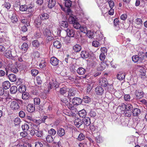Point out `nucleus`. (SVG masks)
<instances>
[{
	"instance_id": "16",
	"label": "nucleus",
	"mask_w": 147,
	"mask_h": 147,
	"mask_svg": "<svg viewBox=\"0 0 147 147\" xmlns=\"http://www.w3.org/2000/svg\"><path fill=\"white\" fill-rule=\"evenodd\" d=\"M65 133V130L63 128H59L57 130V134L60 137H62L64 136Z\"/></svg>"
},
{
	"instance_id": "44",
	"label": "nucleus",
	"mask_w": 147,
	"mask_h": 147,
	"mask_svg": "<svg viewBox=\"0 0 147 147\" xmlns=\"http://www.w3.org/2000/svg\"><path fill=\"white\" fill-rule=\"evenodd\" d=\"M113 24L114 27H118L119 26V19L117 18H115L113 21Z\"/></svg>"
},
{
	"instance_id": "58",
	"label": "nucleus",
	"mask_w": 147,
	"mask_h": 147,
	"mask_svg": "<svg viewBox=\"0 0 147 147\" xmlns=\"http://www.w3.org/2000/svg\"><path fill=\"white\" fill-rule=\"evenodd\" d=\"M20 119L19 118L17 117L15 119L14 123L16 125L19 124L20 123Z\"/></svg>"
},
{
	"instance_id": "20",
	"label": "nucleus",
	"mask_w": 147,
	"mask_h": 147,
	"mask_svg": "<svg viewBox=\"0 0 147 147\" xmlns=\"http://www.w3.org/2000/svg\"><path fill=\"white\" fill-rule=\"evenodd\" d=\"M76 71L77 73L80 75L84 74L86 72L85 69L82 67H79Z\"/></svg>"
},
{
	"instance_id": "1",
	"label": "nucleus",
	"mask_w": 147,
	"mask_h": 147,
	"mask_svg": "<svg viewBox=\"0 0 147 147\" xmlns=\"http://www.w3.org/2000/svg\"><path fill=\"white\" fill-rule=\"evenodd\" d=\"M145 58L144 53L142 52H140L137 55L133 56L132 57V59L134 63L140 64L144 62Z\"/></svg>"
},
{
	"instance_id": "38",
	"label": "nucleus",
	"mask_w": 147,
	"mask_h": 147,
	"mask_svg": "<svg viewBox=\"0 0 147 147\" xmlns=\"http://www.w3.org/2000/svg\"><path fill=\"white\" fill-rule=\"evenodd\" d=\"M71 102V103L70 102L69 103H67V104H66V106L69 109L71 110H74V106L75 105H74Z\"/></svg>"
},
{
	"instance_id": "11",
	"label": "nucleus",
	"mask_w": 147,
	"mask_h": 147,
	"mask_svg": "<svg viewBox=\"0 0 147 147\" xmlns=\"http://www.w3.org/2000/svg\"><path fill=\"white\" fill-rule=\"evenodd\" d=\"M41 20L44 21L47 20L49 17V14L43 12L40 15Z\"/></svg>"
},
{
	"instance_id": "3",
	"label": "nucleus",
	"mask_w": 147,
	"mask_h": 147,
	"mask_svg": "<svg viewBox=\"0 0 147 147\" xmlns=\"http://www.w3.org/2000/svg\"><path fill=\"white\" fill-rule=\"evenodd\" d=\"M43 32L45 36L47 37V39L49 41H51L53 39V38L51 36V32L47 27L43 28Z\"/></svg>"
},
{
	"instance_id": "9",
	"label": "nucleus",
	"mask_w": 147,
	"mask_h": 147,
	"mask_svg": "<svg viewBox=\"0 0 147 147\" xmlns=\"http://www.w3.org/2000/svg\"><path fill=\"white\" fill-rule=\"evenodd\" d=\"M68 90L69 89L65 86H64L62 88H60L59 91L60 94L61 95H64L68 91Z\"/></svg>"
},
{
	"instance_id": "60",
	"label": "nucleus",
	"mask_w": 147,
	"mask_h": 147,
	"mask_svg": "<svg viewBox=\"0 0 147 147\" xmlns=\"http://www.w3.org/2000/svg\"><path fill=\"white\" fill-rule=\"evenodd\" d=\"M61 100L62 102L65 103L66 104L68 103L67 99L65 96H64L63 97L61 98Z\"/></svg>"
},
{
	"instance_id": "46",
	"label": "nucleus",
	"mask_w": 147,
	"mask_h": 147,
	"mask_svg": "<svg viewBox=\"0 0 147 147\" xmlns=\"http://www.w3.org/2000/svg\"><path fill=\"white\" fill-rule=\"evenodd\" d=\"M56 131L53 128L51 129L48 131L49 133L51 136H54L56 133Z\"/></svg>"
},
{
	"instance_id": "17",
	"label": "nucleus",
	"mask_w": 147,
	"mask_h": 147,
	"mask_svg": "<svg viewBox=\"0 0 147 147\" xmlns=\"http://www.w3.org/2000/svg\"><path fill=\"white\" fill-rule=\"evenodd\" d=\"M5 56L7 58H9L11 59H13L15 57V55H13L11 54V52L10 51H6L5 54Z\"/></svg>"
},
{
	"instance_id": "62",
	"label": "nucleus",
	"mask_w": 147,
	"mask_h": 147,
	"mask_svg": "<svg viewBox=\"0 0 147 147\" xmlns=\"http://www.w3.org/2000/svg\"><path fill=\"white\" fill-rule=\"evenodd\" d=\"M101 54L106 55L107 52V49L106 48H102L101 49Z\"/></svg>"
},
{
	"instance_id": "64",
	"label": "nucleus",
	"mask_w": 147,
	"mask_h": 147,
	"mask_svg": "<svg viewBox=\"0 0 147 147\" xmlns=\"http://www.w3.org/2000/svg\"><path fill=\"white\" fill-rule=\"evenodd\" d=\"M43 145L40 142H36L35 145V147H42Z\"/></svg>"
},
{
	"instance_id": "50",
	"label": "nucleus",
	"mask_w": 147,
	"mask_h": 147,
	"mask_svg": "<svg viewBox=\"0 0 147 147\" xmlns=\"http://www.w3.org/2000/svg\"><path fill=\"white\" fill-rule=\"evenodd\" d=\"M90 115L92 118L95 117L96 115V113L94 109L91 110L90 112L89 113Z\"/></svg>"
},
{
	"instance_id": "8",
	"label": "nucleus",
	"mask_w": 147,
	"mask_h": 147,
	"mask_svg": "<svg viewBox=\"0 0 147 147\" xmlns=\"http://www.w3.org/2000/svg\"><path fill=\"white\" fill-rule=\"evenodd\" d=\"M82 49L81 46L79 45L76 44L74 45L72 47V50L75 52L78 53Z\"/></svg>"
},
{
	"instance_id": "23",
	"label": "nucleus",
	"mask_w": 147,
	"mask_h": 147,
	"mask_svg": "<svg viewBox=\"0 0 147 147\" xmlns=\"http://www.w3.org/2000/svg\"><path fill=\"white\" fill-rule=\"evenodd\" d=\"M26 86L25 85L22 84L18 88V91L19 92L22 93L26 91Z\"/></svg>"
},
{
	"instance_id": "26",
	"label": "nucleus",
	"mask_w": 147,
	"mask_h": 147,
	"mask_svg": "<svg viewBox=\"0 0 147 147\" xmlns=\"http://www.w3.org/2000/svg\"><path fill=\"white\" fill-rule=\"evenodd\" d=\"M3 86L4 89L6 90L10 87V84L9 81H5L3 83Z\"/></svg>"
},
{
	"instance_id": "31",
	"label": "nucleus",
	"mask_w": 147,
	"mask_h": 147,
	"mask_svg": "<svg viewBox=\"0 0 147 147\" xmlns=\"http://www.w3.org/2000/svg\"><path fill=\"white\" fill-rule=\"evenodd\" d=\"M124 114L125 116L130 117L132 114V111L130 110L126 109L124 110Z\"/></svg>"
},
{
	"instance_id": "7",
	"label": "nucleus",
	"mask_w": 147,
	"mask_h": 147,
	"mask_svg": "<svg viewBox=\"0 0 147 147\" xmlns=\"http://www.w3.org/2000/svg\"><path fill=\"white\" fill-rule=\"evenodd\" d=\"M95 91L96 94L100 95H102L104 91L103 89L100 86H97L95 88Z\"/></svg>"
},
{
	"instance_id": "5",
	"label": "nucleus",
	"mask_w": 147,
	"mask_h": 147,
	"mask_svg": "<svg viewBox=\"0 0 147 147\" xmlns=\"http://www.w3.org/2000/svg\"><path fill=\"white\" fill-rule=\"evenodd\" d=\"M10 107L13 110H17L20 108V106L18 103L15 101H13L11 102Z\"/></svg>"
},
{
	"instance_id": "32",
	"label": "nucleus",
	"mask_w": 147,
	"mask_h": 147,
	"mask_svg": "<svg viewBox=\"0 0 147 147\" xmlns=\"http://www.w3.org/2000/svg\"><path fill=\"white\" fill-rule=\"evenodd\" d=\"M18 89L17 87L15 86H13L10 88V92L11 94H16L17 92Z\"/></svg>"
},
{
	"instance_id": "48",
	"label": "nucleus",
	"mask_w": 147,
	"mask_h": 147,
	"mask_svg": "<svg viewBox=\"0 0 147 147\" xmlns=\"http://www.w3.org/2000/svg\"><path fill=\"white\" fill-rule=\"evenodd\" d=\"M4 94L5 96H7L8 93H6V91H5L4 88H0V95L2 96Z\"/></svg>"
},
{
	"instance_id": "18",
	"label": "nucleus",
	"mask_w": 147,
	"mask_h": 147,
	"mask_svg": "<svg viewBox=\"0 0 147 147\" xmlns=\"http://www.w3.org/2000/svg\"><path fill=\"white\" fill-rule=\"evenodd\" d=\"M83 124L86 126H88L90 125V119L88 117H86L82 119Z\"/></svg>"
},
{
	"instance_id": "19",
	"label": "nucleus",
	"mask_w": 147,
	"mask_h": 147,
	"mask_svg": "<svg viewBox=\"0 0 147 147\" xmlns=\"http://www.w3.org/2000/svg\"><path fill=\"white\" fill-rule=\"evenodd\" d=\"M135 95L138 98H141L143 96V92L141 90H136L135 92Z\"/></svg>"
},
{
	"instance_id": "33",
	"label": "nucleus",
	"mask_w": 147,
	"mask_h": 147,
	"mask_svg": "<svg viewBox=\"0 0 147 147\" xmlns=\"http://www.w3.org/2000/svg\"><path fill=\"white\" fill-rule=\"evenodd\" d=\"M82 100V102H84L85 103H88L90 102L91 99L88 96H85L83 97Z\"/></svg>"
},
{
	"instance_id": "45",
	"label": "nucleus",
	"mask_w": 147,
	"mask_h": 147,
	"mask_svg": "<svg viewBox=\"0 0 147 147\" xmlns=\"http://www.w3.org/2000/svg\"><path fill=\"white\" fill-rule=\"evenodd\" d=\"M21 22L22 23L25 24L27 26L29 25V22L28 20L26 18H25L24 19H22Z\"/></svg>"
},
{
	"instance_id": "12",
	"label": "nucleus",
	"mask_w": 147,
	"mask_h": 147,
	"mask_svg": "<svg viewBox=\"0 0 147 147\" xmlns=\"http://www.w3.org/2000/svg\"><path fill=\"white\" fill-rule=\"evenodd\" d=\"M67 35L68 36L71 37H73L75 35V32L72 29L67 28L65 30Z\"/></svg>"
},
{
	"instance_id": "14",
	"label": "nucleus",
	"mask_w": 147,
	"mask_h": 147,
	"mask_svg": "<svg viewBox=\"0 0 147 147\" xmlns=\"http://www.w3.org/2000/svg\"><path fill=\"white\" fill-rule=\"evenodd\" d=\"M140 113V109L137 108L134 109L132 111V114L134 117L138 116Z\"/></svg>"
},
{
	"instance_id": "6",
	"label": "nucleus",
	"mask_w": 147,
	"mask_h": 147,
	"mask_svg": "<svg viewBox=\"0 0 147 147\" xmlns=\"http://www.w3.org/2000/svg\"><path fill=\"white\" fill-rule=\"evenodd\" d=\"M82 99L78 97H74L72 100L71 102L75 105H78L82 102Z\"/></svg>"
},
{
	"instance_id": "15",
	"label": "nucleus",
	"mask_w": 147,
	"mask_h": 147,
	"mask_svg": "<svg viewBox=\"0 0 147 147\" xmlns=\"http://www.w3.org/2000/svg\"><path fill=\"white\" fill-rule=\"evenodd\" d=\"M58 60L55 57L51 58L50 60V63L54 66H56L58 64Z\"/></svg>"
},
{
	"instance_id": "29",
	"label": "nucleus",
	"mask_w": 147,
	"mask_h": 147,
	"mask_svg": "<svg viewBox=\"0 0 147 147\" xmlns=\"http://www.w3.org/2000/svg\"><path fill=\"white\" fill-rule=\"evenodd\" d=\"M22 98L24 100H27L30 98V95L28 92H24L22 93Z\"/></svg>"
},
{
	"instance_id": "54",
	"label": "nucleus",
	"mask_w": 147,
	"mask_h": 147,
	"mask_svg": "<svg viewBox=\"0 0 147 147\" xmlns=\"http://www.w3.org/2000/svg\"><path fill=\"white\" fill-rule=\"evenodd\" d=\"M40 102V99L39 98H36L34 99V104L35 105H38Z\"/></svg>"
},
{
	"instance_id": "57",
	"label": "nucleus",
	"mask_w": 147,
	"mask_h": 147,
	"mask_svg": "<svg viewBox=\"0 0 147 147\" xmlns=\"http://www.w3.org/2000/svg\"><path fill=\"white\" fill-rule=\"evenodd\" d=\"M92 45L95 47H98L99 46V42L97 40L94 41L92 42Z\"/></svg>"
},
{
	"instance_id": "27",
	"label": "nucleus",
	"mask_w": 147,
	"mask_h": 147,
	"mask_svg": "<svg viewBox=\"0 0 147 147\" xmlns=\"http://www.w3.org/2000/svg\"><path fill=\"white\" fill-rule=\"evenodd\" d=\"M79 116L82 118H85L86 115V112L84 109H82L80 111L78 112Z\"/></svg>"
},
{
	"instance_id": "49",
	"label": "nucleus",
	"mask_w": 147,
	"mask_h": 147,
	"mask_svg": "<svg viewBox=\"0 0 147 147\" xmlns=\"http://www.w3.org/2000/svg\"><path fill=\"white\" fill-rule=\"evenodd\" d=\"M68 96L69 98L70 97L74 96L75 95L74 91H73L72 89H70L69 90H68Z\"/></svg>"
},
{
	"instance_id": "25",
	"label": "nucleus",
	"mask_w": 147,
	"mask_h": 147,
	"mask_svg": "<svg viewBox=\"0 0 147 147\" xmlns=\"http://www.w3.org/2000/svg\"><path fill=\"white\" fill-rule=\"evenodd\" d=\"M53 45L55 47L58 49L60 48L61 47V42L58 40L54 41L53 42Z\"/></svg>"
},
{
	"instance_id": "42",
	"label": "nucleus",
	"mask_w": 147,
	"mask_h": 147,
	"mask_svg": "<svg viewBox=\"0 0 147 147\" xmlns=\"http://www.w3.org/2000/svg\"><path fill=\"white\" fill-rule=\"evenodd\" d=\"M73 24V27L76 29H80L81 27L80 24L76 22H75Z\"/></svg>"
},
{
	"instance_id": "41",
	"label": "nucleus",
	"mask_w": 147,
	"mask_h": 147,
	"mask_svg": "<svg viewBox=\"0 0 147 147\" xmlns=\"http://www.w3.org/2000/svg\"><path fill=\"white\" fill-rule=\"evenodd\" d=\"M68 21L70 24H73L76 21L75 18L72 16H69L68 18Z\"/></svg>"
},
{
	"instance_id": "39",
	"label": "nucleus",
	"mask_w": 147,
	"mask_h": 147,
	"mask_svg": "<svg viewBox=\"0 0 147 147\" xmlns=\"http://www.w3.org/2000/svg\"><path fill=\"white\" fill-rule=\"evenodd\" d=\"M28 48V45L26 43H24L22 46L21 49L22 51H26Z\"/></svg>"
},
{
	"instance_id": "37",
	"label": "nucleus",
	"mask_w": 147,
	"mask_h": 147,
	"mask_svg": "<svg viewBox=\"0 0 147 147\" xmlns=\"http://www.w3.org/2000/svg\"><path fill=\"white\" fill-rule=\"evenodd\" d=\"M36 135L38 137H42L43 136V134L42 131L40 130H36Z\"/></svg>"
},
{
	"instance_id": "53",
	"label": "nucleus",
	"mask_w": 147,
	"mask_h": 147,
	"mask_svg": "<svg viewBox=\"0 0 147 147\" xmlns=\"http://www.w3.org/2000/svg\"><path fill=\"white\" fill-rule=\"evenodd\" d=\"M22 127L23 131L28 130L29 129V127L28 125L25 124L22 125Z\"/></svg>"
},
{
	"instance_id": "35",
	"label": "nucleus",
	"mask_w": 147,
	"mask_h": 147,
	"mask_svg": "<svg viewBox=\"0 0 147 147\" xmlns=\"http://www.w3.org/2000/svg\"><path fill=\"white\" fill-rule=\"evenodd\" d=\"M32 43L33 46L36 48H38L40 45V43L37 40L33 41L32 42Z\"/></svg>"
},
{
	"instance_id": "52",
	"label": "nucleus",
	"mask_w": 147,
	"mask_h": 147,
	"mask_svg": "<svg viewBox=\"0 0 147 147\" xmlns=\"http://www.w3.org/2000/svg\"><path fill=\"white\" fill-rule=\"evenodd\" d=\"M85 138V137L82 133H80L79 135L78 139V140L81 141L84 140Z\"/></svg>"
},
{
	"instance_id": "56",
	"label": "nucleus",
	"mask_w": 147,
	"mask_h": 147,
	"mask_svg": "<svg viewBox=\"0 0 147 147\" xmlns=\"http://www.w3.org/2000/svg\"><path fill=\"white\" fill-rule=\"evenodd\" d=\"M136 23L138 25H140L142 24V20L140 18H137L135 20Z\"/></svg>"
},
{
	"instance_id": "34",
	"label": "nucleus",
	"mask_w": 147,
	"mask_h": 147,
	"mask_svg": "<svg viewBox=\"0 0 147 147\" xmlns=\"http://www.w3.org/2000/svg\"><path fill=\"white\" fill-rule=\"evenodd\" d=\"M72 5V2L70 0H67L65 1V5L66 8H69Z\"/></svg>"
},
{
	"instance_id": "43",
	"label": "nucleus",
	"mask_w": 147,
	"mask_h": 147,
	"mask_svg": "<svg viewBox=\"0 0 147 147\" xmlns=\"http://www.w3.org/2000/svg\"><path fill=\"white\" fill-rule=\"evenodd\" d=\"M28 7L26 5H21L20 7V10L22 11H25L28 10Z\"/></svg>"
},
{
	"instance_id": "63",
	"label": "nucleus",
	"mask_w": 147,
	"mask_h": 147,
	"mask_svg": "<svg viewBox=\"0 0 147 147\" xmlns=\"http://www.w3.org/2000/svg\"><path fill=\"white\" fill-rule=\"evenodd\" d=\"M127 107L126 109L130 110H132L133 109V105L130 104H127Z\"/></svg>"
},
{
	"instance_id": "2",
	"label": "nucleus",
	"mask_w": 147,
	"mask_h": 147,
	"mask_svg": "<svg viewBox=\"0 0 147 147\" xmlns=\"http://www.w3.org/2000/svg\"><path fill=\"white\" fill-rule=\"evenodd\" d=\"M99 85L103 87L107 86L108 88L110 87L111 88H112L113 86L111 84H109L107 79L105 78L100 79L99 80Z\"/></svg>"
},
{
	"instance_id": "36",
	"label": "nucleus",
	"mask_w": 147,
	"mask_h": 147,
	"mask_svg": "<svg viewBox=\"0 0 147 147\" xmlns=\"http://www.w3.org/2000/svg\"><path fill=\"white\" fill-rule=\"evenodd\" d=\"M46 139L47 142L49 143L52 142L53 141V137L50 135L47 136L46 138Z\"/></svg>"
},
{
	"instance_id": "47",
	"label": "nucleus",
	"mask_w": 147,
	"mask_h": 147,
	"mask_svg": "<svg viewBox=\"0 0 147 147\" xmlns=\"http://www.w3.org/2000/svg\"><path fill=\"white\" fill-rule=\"evenodd\" d=\"M38 71L36 69H33L31 71V73L33 76H35L38 73Z\"/></svg>"
},
{
	"instance_id": "55",
	"label": "nucleus",
	"mask_w": 147,
	"mask_h": 147,
	"mask_svg": "<svg viewBox=\"0 0 147 147\" xmlns=\"http://www.w3.org/2000/svg\"><path fill=\"white\" fill-rule=\"evenodd\" d=\"M36 81L37 83L39 85H40L42 83V81L41 80V79L39 76H37L36 77Z\"/></svg>"
},
{
	"instance_id": "30",
	"label": "nucleus",
	"mask_w": 147,
	"mask_h": 147,
	"mask_svg": "<svg viewBox=\"0 0 147 147\" xmlns=\"http://www.w3.org/2000/svg\"><path fill=\"white\" fill-rule=\"evenodd\" d=\"M60 26L64 28H67L68 27V24L66 21H62L60 23Z\"/></svg>"
},
{
	"instance_id": "21",
	"label": "nucleus",
	"mask_w": 147,
	"mask_h": 147,
	"mask_svg": "<svg viewBox=\"0 0 147 147\" xmlns=\"http://www.w3.org/2000/svg\"><path fill=\"white\" fill-rule=\"evenodd\" d=\"M125 74L122 72H119L117 75V79L119 80H123L125 78Z\"/></svg>"
},
{
	"instance_id": "13",
	"label": "nucleus",
	"mask_w": 147,
	"mask_h": 147,
	"mask_svg": "<svg viewBox=\"0 0 147 147\" xmlns=\"http://www.w3.org/2000/svg\"><path fill=\"white\" fill-rule=\"evenodd\" d=\"M74 123L76 127L79 128L83 124L82 120L78 118H76L74 121Z\"/></svg>"
},
{
	"instance_id": "22",
	"label": "nucleus",
	"mask_w": 147,
	"mask_h": 147,
	"mask_svg": "<svg viewBox=\"0 0 147 147\" xmlns=\"http://www.w3.org/2000/svg\"><path fill=\"white\" fill-rule=\"evenodd\" d=\"M35 110V107L33 105L30 104L27 107V110L29 112H33Z\"/></svg>"
},
{
	"instance_id": "28",
	"label": "nucleus",
	"mask_w": 147,
	"mask_h": 147,
	"mask_svg": "<svg viewBox=\"0 0 147 147\" xmlns=\"http://www.w3.org/2000/svg\"><path fill=\"white\" fill-rule=\"evenodd\" d=\"M8 77L9 80L11 82H14L16 80V76L13 74H9Z\"/></svg>"
},
{
	"instance_id": "10",
	"label": "nucleus",
	"mask_w": 147,
	"mask_h": 147,
	"mask_svg": "<svg viewBox=\"0 0 147 147\" xmlns=\"http://www.w3.org/2000/svg\"><path fill=\"white\" fill-rule=\"evenodd\" d=\"M90 54L88 52L85 50L82 51L81 52L80 55L82 58L83 59H86L88 57Z\"/></svg>"
},
{
	"instance_id": "61",
	"label": "nucleus",
	"mask_w": 147,
	"mask_h": 147,
	"mask_svg": "<svg viewBox=\"0 0 147 147\" xmlns=\"http://www.w3.org/2000/svg\"><path fill=\"white\" fill-rule=\"evenodd\" d=\"M36 26L37 27H38L40 25L41 23V21L40 19H37L35 21Z\"/></svg>"
},
{
	"instance_id": "4",
	"label": "nucleus",
	"mask_w": 147,
	"mask_h": 147,
	"mask_svg": "<svg viewBox=\"0 0 147 147\" xmlns=\"http://www.w3.org/2000/svg\"><path fill=\"white\" fill-rule=\"evenodd\" d=\"M108 63L107 62H105L104 61H102L97 68V70L99 71L103 70L105 69L106 66H108L109 65Z\"/></svg>"
},
{
	"instance_id": "51",
	"label": "nucleus",
	"mask_w": 147,
	"mask_h": 147,
	"mask_svg": "<svg viewBox=\"0 0 147 147\" xmlns=\"http://www.w3.org/2000/svg\"><path fill=\"white\" fill-rule=\"evenodd\" d=\"M66 11L67 17L68 16V15L69 16V17L73 15V12L70 8H66V11Z\"/></svg>"
},
{
	"instance_id": "24",
	"label": "nucleus",
	"mask_w": 147,
	"mask_h": 147,
	"mask_svg": "<svg viewBox=\"0 0 147 147\" xmlns=\"http://www.w3.org/2000/svg\"><path fill=\"white\" fill-rule=\"evenodd\" d=\"M55 4L56 1L55 0H49L48 3V7L50 9H51L55 6Z\"/></svg>"
},
{
	"instance_id": "40",
	"label": "nucleus",
	"mask_w": 147,
	"mask_h": 147,
	"mask_svg": "<svg viewBox=\"0 0 147 147\" xmlns=\"http://www.w3.org/2000/svg\"><path fill=\"white\" fill-rule=\"evenodd\" d=\"M11 19L13 22H16L18 21V19L16 17V15L15 13H13L11 18Z\"/></svg>"
},
{
	"instance_id": "59",
	"label": "nucleus",
	"mask_w": 147,
	"mask_h": 147,
	"mask_svg": "<svg viewBox=\"0 0 147 147\" xmlns=\"http://www.w3.org/2000/svg\"><path fill=\"white\" fill-rule=\"evenodd\" d=\"M80 29L82 32H83L84 33H87V28L86 27H85L84 26L81 27Z\"/></svg>"
}]
</instances>
